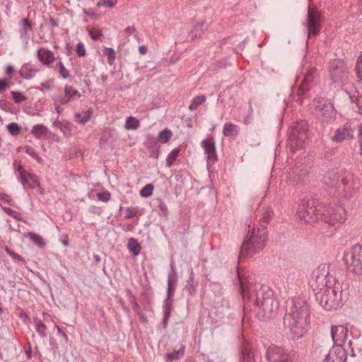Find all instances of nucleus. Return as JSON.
<instances>
[{
  "label": "nucleus",
  "instance_id": "obj_1",
  "mask_svg": "<svg viewBox=\"0 0 362 362\" xmlns=\"http://www.w3.org/2000/svg\"><path fill=\"white\" fill-rule=\"evenodd\" d=\"M240 287L243 300L245 301L244 310L253 304L254 311L259 320L267 321L274 317L279 309V302L274 298V291L267 286H257L250 283L238 273Z\"/></svg>",
  "mask_w": 362,
  "mask_h": 362
},
{
  "label": "nucleus",
  "instance_id": "obj_2",
  "mask_svg": "<svg viewBox=\"0 0 362 362\" xmlns=\"http://www.w3.org/2000/svg\"><path fill=\"white\" fill-rule=\"evenodd\" d=\"M297 215L305 223L321 220L334 226L345 221L346 209L342 206L327 208L323 201L315 197H310L300 201L298 206Z\"/></svg>",
  "mask_w": 362,
  "mask_h": 362
},
{
  "label": "nucleus",
  "instance_id": "obj_3",
  "mask_svg": "<svg viewBox=\"0 0 362 362\" xmlns=\"http://www.w3.org/2000/svg\"><path fill=\"white\" fill-rule=\"evenodd\" d=\"M310 315L309 306L305 298L298 297L286 300L284 325L290 330L293 339H298L306 333Z\"/></svg>",
  "mask_w": 362,
  "mask_h": 362
},
{
  "label": "nucleus",
  "instance_id": "obj_4",
  "mask_svg": "<svg viewBox=\"0 0 362 362\" xmlns=\"http://www.w3.org/2000/svg\"><path fill=\"white\" fill-rule=\"evenodd\" d=\"M325 185L334 187L339 195L346 199L354 197L361 187L360 179L353 173L336 168L328 171L323 177Z\"/></svg>",
  "mask_w": 362,
  "mask_h": 362
},
{
  "label": "nucleus",
  "instance_id": "obj_5",
  "mask_svg": "<svg viewBox=\"0 0 362 362\" xmlns=\"http://www.w3.org/2000/svg\"><path fill=\"white\" fill-rule=\"evenodd\" d=\"M315 293L316 300L326 310H337L342 307L349 295V284L334 281V283Z\"/></svg>",
  "mask_w": 362,
  "mask_h": 362
},
{
  "label": "nucleus",
  "instance_id": "obj_6",
  "mask_svg": "<svg viewBox=\"0 0 362 362\" xmlns=\"http://www.w3.org/2000/svg\"><path fill=\"white\" fill-rule=\"evenodd\" d=\"M267 229L264 225L249 230L241 246L240 257H249L261 251L266 245Z\"/></svg>",
  "mask_w": 362,
  "mask_h": 362
},
{
  "label": "nucleus",
  "instance_id": "obj_7",
  "mask_svg": "<svg viewBox=\"0 0 362 362\" xmlns=\"http://www.w3.org/2000/svg\"><path fill=\"white\" fill-rule=\"evenodd\" d=\"M308 136V123L305 120L293 123L289 129L287 146L292 153L303 148Z\"/></svg>",
  "mask_w": 362,
  "mask_h": 362
},
{
  "label": "nucleus",
  "instance_id": "obj_8",
  "mask_svg": "<svg viewBox=\"0 0 362 362\" xmlns=\"http://www.w3.org/2000/svg\"><path fill=\"white\" fill-rule=\"evenodd\" d=\"M343 261L350 272L362 275V245L356 244L345 251Z\"/></svg>",
  "mask_w": 362,
  "mask_h": 362
},
{
  "label": "nucleus",
  "instance_id": "obj_9",
  "mask_svg": "<svg viewBox=\"0 0 362 362\" xmlns=\"http://www.w3.org/2000/svg\"><path fill=\"white\" fill-rule=\"evenodd\" d=\"M171 271L168 274V288H167V298L164 301L163 305V325L164 328H166L168 323V320L170 316L172 310V297L173 296L175 287L177 286V273L174 269L173 264H170Z\"/></svg>",
  "mask_w": 362,
  "mask_h": 362
},
{
  "label": "nucleus",
  "instance_id": "obj_10",
  "mask_svg": "<svg viewBox=\"0 0 362 362\" xmlns=\"http://www.w3.org/2000/svg\"><path fill=\"white\" fill-rule=\"evenodd\" d=\"M265 356L269 362H298L299 358L296 351H286L284 348L274 344L267 349Z\"/></svg>",
  "mask_w": 362,
  "mask_h": 362
},
{
  "label": "nucleus",
  "instance_id": "obj_11",
  "mask_svg": "<svg viewBox=\"0 0 362 362\" xmlns=\"http://www.w3.org/2000/svg\"><path fill=\"white\" fill-rule=\"evenodd\" d=\"M348 344L351 349L350 354H348L341 345H333L325 355L323 362H354L356 354L351 348L352 341L350 340Z\"/></svg>",
  "mask_w": 362,
  "mask_h": 362
},
{
  "label": "nucleus",
  "instance_id": "obj_12",
  "mask_svg": "<svg viewBox=\"0 0 362 362\" xmlns=\"http://www.w3.org/2000/svg\"><path fill=\"white\" fill-rule=\"evenodd\" d=\"M322 16L314 8H308L307 18L304 23L308 38L316 37L322 29Z\"/></svg>",
  "mask_w": 362,
  "mask_h": 362
},
{
  "label": "nucleus",
  "instance_id": "obj_13",
  "mask_svg": "<svg viewBox=\"0 0 362 362\" xmlns=\"http://www.w3.org/2000/svg\"><path fill=\"white\" fill-rule=\"evenodd\" d=\"M313 113L318 119L325 122L334 119L336 115L333 104L324 98L315 101Z\"/></svg>",
  "mask_w": 362,
  "mask_h": 362
},
{
  "label": "nucleus",
  "instance_id": "obj_14",
  "mask_svg": "<svg viewBox=\"0 0 362 362\" xmlns=\"http://www.w3.org/2000/svg\"><path fill=\"white\" fill-rule=\"evenodd\" d=\"M329 74L334 83H342L348 78V67L344 61L335 59L329 62Z\"/></svg>",
  "mask_w": 362,
  "mask_h": 362
},
{
  "label": "nucleus",
  "instance_id": "obj_15",
  "mask_svg": "<svg viewBox=\"0 0 362 362\" xmlns=\"http://www.w3.org/2000/svg\"><path fill=\"white\" fill-rule=\"evenodd\" d=\"M315 70L313 69L308 71L297 89L296 94L293 95V100L299 104H302L303 99L306 97L307 93L310 90L314 83Z\"/></svg>",
  "mask_w": 362,
  "mask_h": 362
},
{
  "label": "nucleus",
  "instance_id": "obj_16",
  "mask_svg": "<svg viewBox=\"0 0 362 362\" xmlns=\"http://www.w3.org/2000/svg\"><path fill=\"white\" fill-rule=\"evenodd\" d=\"M313 279L318 284L327 286L337 281L335 277L332 276L329 273V264L327 263L321 264L315 269L312 274Z\"/></svg>",
  "mask_w": 362,
  "mask_h": 362
},
{
  "label": "nucleus",
  "instance_id": "obj_17",
  "mask_svg": "<svg viewBox=\"0 0 362 362\" xmlns=\"http://www.w3.org/2000/svg\"><path fill=\"white\" fill-rule=\"evenodd\" d=\"M356 129L357 124L355 122H347L336 130L335 134L332 137V141L340 143L345 140L352 139Z\"/></svg>",
  "mask_w": 362,
  "mask_h": 362
},
{
  "label": "nucleus",
  "instance_id": "obj_18",
  "mask_svg": "<svg viewBox=\"0 0 362 362\" xmlns=\"http://www.w3.org/2000/svg\"><path fill=\"white\" fill-rule=\"evenodd\" d=\"M17 171L19 174V180L25 189L40 187L39 178L36 175L26 171L21 165L18 166Z\"/></svg>",
  "mask_w": 362,
  "mask_h": 362
},
{
  "label": "nucleus",
  "instance_id": "obj_19",
  "mask_svg": "<svg viewBox=\"0 0 362 362\" xmlns=\"http://www.w3.org/2000/svg\"><path fill=\"white\" fill-rule=\"evenodd\" d=\"M201 146L204 148V153L207 155L206 160L208 164L214 163L218 160L216 146L214 138H207L201 142Z\"/></svg>",
  "mask_w": 362,
  "mask_h": 362
},
{
  "label": "nucleus",
  "instance_id": "obj_20",
  "mask_svg": "<svg viewBox=\"0 0 362 362\" xmlns=\"http://www.w3.org/2000/svg\"><path fill=\"white\" fill-rule=\"evenodd\" d=\"M348 329L344 325L332 326L331 329V336L334 345L339 344L342 346L347 338Z\"/></svg>",
  "mask_w": 362,
  "mask_h": 362
},
{
  "label": "nucleus",
  "instance_id": "obj_21",
  "mask_svg": "<svg viewBox=\"0 0 362 362\" xmlns=\"http://www.w3.org/2000/svg\"><path fill=\"white\" fill-rule=\"evenodd\" d=\"M241 356L240 362H255V352L247 343H244L241 346Z\"/></svg>",
  "mask_w": 362,
  "mask_h": 362
},
{
  "label": "nucleus",
  "instance_id": "obj_22",
  "mask_svg": "<svg viewBox=\"0 0 362 362\" xmlns=\"http://www.w3.org/2000/svg\"><path fill=\"white\" fill-rule=\"evenodd\" d=\"M146 146L150 152L151 157L153 158H158L160 146L158 144V141L155 137L152 136H148L146 141Z\"/></svg>",
  "mask_w": 362,
  "mask_h": 362
},
{
  "label": "nucleus",
  "instance_id": "obj_23",
  "mask_svg": "<svg viewBox=\"0 0 362 362\" xmlns=\"http://www.w3.org/2000/svg\"><path fill=\"white\" fill-rule=\"evenodd\" d=\"M37 56L43 64L47 66L52 64L55 59L53 52L49 49H39L37 51Z\"/></svg>",
  "mask_w": 362,
  "mask_h": 362
},
{
  "label": "nucleus",
  "instance_id": "obj_24",
  "mask_svg": "<svg viewBox=\"0 0 362 362\" xmlns=\"http://www.w3.org/2000/svg\"><path fill=\"white\" fill-rule=\"evenodd\" d=\"M208 25L204 21L197 22L192 27L190 36L192 40L200 37L204 32L207 29Z\"/></svg>",
  "mask_w": 362,
  "mask_h": 362
},
{
  "label": "nucleus",
  "instance_id": "obj_25",
  "mask_svg": "<svg viewBox=\"0 0 362 362\" xmlns=\"http://www.w3.org/2000/svg\"><path fill=\"white\" fill-rule=\"evenodd\" d=\"M240 129L238 126L232 124L226 123L223 126V134L226 137H235L238 135Z\"/></svg>",
  "mask_w": 362,
  "mask_h": 362
},
{
  "label": "nucleus",
  "instance_id": "obj_26",
  "mask_svg": "<svg viewBox=\"0 0 362 362\" xmlns=\"http://www.w3.org/2000/svg\"><path fill=\"white\" fill-rule=\"evenodd\" d=\"M49 132V129L43 124L34 125L31 130V134L37 139L45 136Z\"/></svg>",
  "mask_w": 362,
  "mask_h": 362
},
{
  "label": "nucleus",
  "instance_id": "obj_27",
  "mask_svg": "<svg viewBox=\"0 0 362 362\" xmlns=\"http://www.w3.org/2000/svg\"><path fill=\"white\" fill-rule=\"evenodd\" d=\"M185 347L182 345L178 350H175L171 353L165 355V361L167 362L178 360L184 356Z\"/></svg>",
  "mask_w": 362,
  "mask_h": 362
},
{
  "label": "nucleus",
  "instance_id": "obj_28",
  "mask_svg": "<svg viewBox=\"0 0 362 362\" xmlns=\"http://www.w3.org/2000/svg\"><path fill=\"white\" fill-rule=\"evenodd\" d=\"M197 284H196L194 281V273L193 271H191L190 276L187 281V284L185 287V290H186L191 296H194L197 292Z\"/></svg>",
  "mask_w": 362,
  "mask_h": 362
},
{
  "label": "nucleus",
  "instance_id": "obj_29",
  "mask_svg": "<svg viewBox=\"0 0 362 362\" xmlns=\"http://www.w3.org/2000/svg\"><path fill=\"white\" fill-rule=\"evenodd\" d=\"M71 86L66 85L64 87V96H56L57 98V102H59L62 105H66L71 100L73 99L71 96Z\"/></svg>",
  "mask_w": 362,
  "mask_h": 362
},
{
  "label": "nucleus",
  "instance_id": "obj_30",
  "mask_svg": "<svg viewBox=\"0 0 362 362\" xmlns=\"http://www.w3.org/2000/svg\"><path fill=\"white\" fill-rule=\"evenodd\" d=\"M21 28L20 29L21 37L28 36V32L33 30L31 21L28 18H23L21 21Z\"/></svg>",
  "mask_w": 362,
  "mask_h": 362
},
{
  "label": "nucleus",
  "instance_id": "obj_31",
  "mask_svg": "<svg viewBox=\"0 0 362 362\" xmlns=\"http://www.w3.org/2000/svg\"><path fill=\"white\" fill-rule=\"evenodd\" d=\"M127 247L129 251L135 256L141 252V245L135 238H131L129 239Z\"/></svg>",
  "mask_w": 362,
  "mask_h": 362
},
{
  "label": "nucleus",
  "instance_id": "obj_32",
  "mask_svg": "<svg viewBox=\"0 0 362 362\" xmlns=\"http://www.w3.org/2000/svg\"><path fill=\"white\" fill-rule=\"evenodd\" d=\"M141 297L142 298V305L144 307V310H151V304L152 301V298L150 293L148 291H145L141 293Z\"/></svg>",
  "mask_w": 362,
  "mask_h": 362
},
{
  "label": "nucleus",
  "instance_id": "obj_33",
  "mask_svg": "<svg viewBox=\"0 0 362 362\" xmlns=\"http://www.w3.org/2000/svg\"><path fill=\"white\" fill-rule=\"evenodd\" d=\"M28 238L37 246H38L40 248H42L45 245V243L43 240L42 238L38 234L30 232L28 233L27 235Z\"/></svg>",
  "mask_w": 362,
  "mask_h": 362
},
{
  "label": "nucleus",
  "instance_id": "obj_34",
  "mask_svg": "<svg viewBox=\"0 0 362 362\" xmlns=\"http://www.w3.org/2000/svg\"><path fill=\"white\" fill-rule=\"evenodd\" d=\"M34 322L35 323V327H36L35 328H36V332H37V334L42 339L46 338V337H47V333H46L47 326L41 320H40L37 318H35Z\"/></svg>",
  "mask_w": 362,
  "mask_h": 362
},
{
  "label": "nucleus",
  "instance_id": "obj_35",
  "mask_svg": "<svg viewBox=\"0 0 362 362\" xmlns=\"http://www.w3.org/2000/svg\"><path fill=\"white\" fill-rule=\"evenodd\" d=\"M181 151V148L180 147H177L174 148L172 151L170 152L168 154L167 159H166V166L170 168L171 167L174 162L176 160L180 152Z\"/></svg>",
  "mask_w": 362,
  "mask_h": 362
},
{
  "label": "nucleus",
  "instance_id": "obj_36",
  "mask_svg": "<svg viewBox=\"0 0 362 362\" xmlns=\"http://www.w3.org/2000/svg\"><path fill=\"white\" fill-rule=\"evenodd\" d=\"M140 126V122L139 119L134 117H128L126 119L124 127L127 129H137Z\"/></svg>",
  "mask_w": 362,
  "mask_h": 362
},
{
  "label": "nucleus",
  "instance_id": "obj_37",
  "mask_svg": "<svg viewBox=\"0 0 362 362\" xmlns=\"http://www.w3.org/2000/svg\"><path fill=\"white\" fill-rule=\"evenodd\" d=\"M92 113L93 111L91 109H88L83 114L78 113L76 115V121L80 124H84L90 119Z\"/></svg>",
  "mask_w": 362,
  "mask_h": 362
},
{
  "label": "nucleus",
  "instance_id": "obj_38",
  "mask_svg": "<svg viewBox=\"0 0 362 362\" xmlns=\"http://www.w3.org/2000/svg\"><path fill=\"white\" fill-rule=\"evenodd\" d=\"M172 132L170 129H165L160 132L158 134V136L156 139L157 141H159L162 143H167L172 137Z\"/></svg>",
  "mask_w": 362,
  "mask_h": 362
},
{
  "label": "nucleus",
  "instance_id": "obj_39",
  "mask_svg": "<svg viewBox=\"0 0 362 362\" xmlns=\"http://www.w3.org/2000/svg\"><path fill=\"white\" fill-rule=\"evenodd\" d=\"M206 100L204 95H199L193 98L189 106L190 110H195Z\"/></svg>",
  "mask_w": 362,
  "mask_h": 362
},
{
  "label": "nucleus",
  "instance_id": "obj_40",
  "mask_svg": "<svg viewBox=\"0 0 362 362\" xmlns=\"http://www.w3.org/2000/svg\"><path fill=\"white\" fill-rule=\"evenodd\" d=\"M103 54L107 56V63L110 65H112L115 63L116 56H115V52L112 48L105 47V50L103 52Z\"/></svg>",
  "mask_w": 362,
  "mask_h": 362
},
{
  "label": "nucleus",
  "instance_id": "obj_41",
  "mask_svg": "<svg viewBox=\"0 0 362 362\" xmlns=\"http://www.w3.org/2000/svg\"><path fill=\"white\" fill-rule=\"evenodd\" d=\"M6 128L9 134H11L12 136H17L20 134L21 127L16 122L9 123L7 125Z\"/></svg>",
  "mask_w": 362,
  "mask_h": 362
},
{
  "label": "nucleus",
  "instance_id": "obj_42",
  "mask_svg": "<svg viewBox=\"0 0 362 362\" xmlns=\"http://www.w3.org/2000/svg\"><path fill=\"white\" fill-rule=\"evenodd\" d=\"M153 184L150 183L146 185H145L141 190H140V195L142 197H148L152 195L153 191Z\"/></svg>",
  "mask_w": 362,
  "mask_h": 362
},
{
  "label": "nucleus",
  "instance_id": "obj_43",
  "mask_svg": "<svg viewBox=\"0 0 362 362\" xmlns=\"http://www.w3.org/2000/svg\"><path fill=\"white\" fill-rule=\"evenodd\" d=\"M11 95L16 103H21L27 100L26 96L19 91H11Z\"/></svg>",
  "mask_w": 362,
  "mask_h": 362
},
{
  "label": "nucleus",
  "instance_id": "obj_44",
  "mask_svg": "<svg viewBox=\"0 0 362 362\" xmlns=\"http://www.w3.org/2000/svg\"><path fill=\"white\" fill-rule=\"evenodd\" d=\"M4 249L6 251V252L10 257H11L14 260H16V261H18V262H25V259L23 257H21L18 254L16 253L13 250L10 249L8 246H5L4 247Z\"/></svg>",
  "mask_w": 362,
  "mask_h": 362
},
{
  "label": "nucleus",
  "instance_id": "obj_45",
  "mask_svg": "<svg viewBox=\"0 0 362 362\" xmlns=\"http://www.w3.org/2000/svg\"><path fill=\"white\" fill-rule=\"evenodd\" d=\"M355 70L356 71V75L359 81H362V52L361 54L357 59Z\"/></svg>",
  "mask_w": 362,
  "mask_h": 362
},
{
  "label": "nucleus",
  "instance_id": "obj_46",
  "mask_svg": "<svg viewBox=\"0 0 362 362\" xmlns=\"http://www.w3.org/2000/svg\"><path fill=\"white\" fill-rule=\"evenodd\" d=\"M88 34L93 40H98L102 36V31L98 28H92L88 30Z\"/></svg>",
  "mask_w": 362,
  "mask_h": 362
},
{
  "label": "nucleus",
  "instance_id": "obj_47",
  "mask_svg": "<svg viewBox=\"0 0 362 362\" xmlns=\"http://www.w3.org/2000/svg\"><path fill=\"white\" fill-rule=\"evenodd\" d=\"M117 2V0H99L97 3L98 7L112 8Z\"/></svg>",
  "mask_w": 362,
  "mask_h": 362
},
{
  "label": "nucleus",
  "instance_id": "obj_48",
  "mask_svg": "<svg viewBox=\"0 0 362 362\" xmlns=\"http://www.w3.org/2000/svg\"><path fill=\"white\" fill-rule=\"evenodd\" d=\"M25 152L35 158L38 163H41L42 162V158L38 156L37 153L30 146L25 147Z\"/></svg>",
  "mask_w": 362,
  "mask_h": 362
},
{
  "label": "nucleus",
  "instance_id": "obj_49",
  "mask_svg": "<svg viewBox=\"0 0 362 362\" xmlns=\"http://www.w3.org/2000/svg\"><path fill=\"white\" fill-rule=\"evenodd\" d=\"M273 214V211L271 208H267L266 211L264 212L263 216L261 218V221L262 223H269L272 216Z\"/></svg>",
  "mask_w": 362,
  "mask_h": 362
},
{
  "label": "nucleus",
  "instance_id": "obj_50",
  "mask_svg": "<svg viewBox=\"0 0 362 362\" xmlns=\"http://www.w3.org/2000/svg\"><path fill=\"white\" fill-rule=\"evenodd\" d=\"M76 54L79 57H84L86 55V49L83 42H79L76 47Z\"/></svg>",
  "mask_w": 362,
  "mask_h": 362
},
{
  "label": "nucleus",
  "instance_id": "obj_51",
  "mask_svg": "<svg viewBox=\"0 0 362 362\" xmlns=\"http://www.w3.org/2000/svg\"><path fill=\"white\" fill-rule=\"evenodd\" d=\"M97 196L100 201L107 202L110 199L111 194L107 191H104L103 192H99Z\"/></svg>",
  "mask_w": 362,
  "mask_h": 362
},
{
  "label": "nucleus",
  "instance_id": "obj_52",
  "mask_svg": "<svg viewBox=\"0 0 362 362\" xmlns=\"http://www.w3.org/2000/svg\"><path fill=\"white\" fill-rule=\"evenodd\" d=\"M59 74L63 78H67L69 77V71L65 68L63 63L62 62H59Z\"/></svg>",
  "mask_w": 362,
  "mask_h": 362
},
{
  "label": "nucleus",
  "instance_id": "obj_53",
  "mask_svg": "<svg viewBox=\"0 0 362 362\" xmlns=\"http://www.w3.org/2000/svg\"><path fill=\"white\" fill-rule=\"evenodd\" d=\"M0 200L4 203H7L11 206H14V201L11 197L6 193H0Z\"/></svg>",
  "mask_w": 362,
  "mask_h": 362
},
{
  "label": "nucleus",
  "instance_id": "obj_54",
  "mask_svg": "<svg viewBox=\"0 0 362 362\" xmlns=\"http://www.w3.org/2000/svg\"><path fill=\"white\" fill-rule=\"evenodd\" d=\"M300 170H298V168H293L292 170V173H290V176H289V179L291 181H293V182H298L300 180H301V177H302V175H300V177H298L297 178L295 177L294 175H296L298 176V172Z\"/></svg>",
  "mask_w": 362,
  "mask_h": 362
},
{
  "label": "nucleus",
  "instance_id": "obj_55",
  "mask_svg": "<svg viewBox=\"0 0 362 362\" xmlns=\"http://www.w3.org/2000/svg\"><path fill=\"white\" fill-rule=\"evenodd\" d=\"M9 86V80L6 78L0 79V94Z\"/></svg>",
  "mask_w": 362,
  "mask_h": 362
},
{
  "label": "nucleus",
  "instance_id": "obj_56",
  "mask_svg": "<svg viewBox=\"0 0 362 362\" xmlns=\"http://www.w3.org/2000/svg\"><path fill=\"white\" fill-rule=\"evenodd\" d=\"M127 214L125 216V218L129 219L137 216V210L136 209H132L128 207L127 209Z\"/></svg>",
  "mask_w": 362,
  "mask_h": 362
},
{
  "label": "nucleus",
  "instance_id": "obj_57",
  "mask_svg": "<svg viewBox=\"0 0 362 362\" xmlns=\"http://www.w3.org/2000/svg\"><path fill=\"white\" fill-rule=\"evenodd\" d=\"M88 211L91 214L100 215L102 213L103 209L100 206L93 205V206H90V208L88 209Z\"/></svg>",
  "mask_w": 362,
  "mask_h": 362
},
{
  "label": "nucleus",
  "instance_id": "obj_58",
  "mask_svg": "<svg viewBox=\"0 0 362 362\" xmlns=\"http://www.w3.org/2000/svg\"><path fill=\"white\" fill-rule=\"evenodd\" d=\"M25 353L28 359H31L33 356L32 346L30 342L27 343V346L25 348Z\"/></svg>",
  "mask_w": 362,
  "mask_h": 362
},
{
  "label": "nucleus",
  "instance_id": "obj_59",
  "mask_svg": "<svg viewBox=\"0 0 362 362\" xmlns=\"http://www.w3.org/2000/svg\"><path fill=\"white\" fill-rule=\"evenodd\" d=\"M144 310L143 308L139 313H137L136 315H138L141 322L146 323L148 322V318H147L146 315H145Z\"/></svg>",
  "mask_w": 362,
  "mask_h": 362
},
{
  "label": "nucleus",
  "instance_id": "obj_60",
  "mask_svg": "<svg viewBox=\"0 0 362 362\" xmlns=\"http://www.w3.org/2000/svg\"><path fill=\"white\" fill-rule=\"evenodd\" d=\"M60 130L64 135L69 134L70 130H71L70 129V124L69 123H66L64 124H62V125L60 128Z\"/></svg>",
  "mask_w": 362,
  "mask_h": 362
},
{
  "label": "nucleus",
  "instance_id": "obj_61",
  "mask_svg": "<svg viewBox=\"0 0 362 362\" xmlns=\"http://www.w3.org/2000/svg\"><path fill=\"white\" fill-rule=\"evenodd\" d=\"M158 206H159V209L161 211V213L165 216H167L168 214V209L166 204L165 203H163V202H161Z\"/></svg>",
  "mask_w": 362,
  "mask_h": 362
},
{
  "label": "nucleus",
  "instance_id": "obj_62",
  "mask_svg": "<svg viewBox=\"0 0 362 362\" xmlns=\"http://www.w3.org/2000/svg\"><path fill=\"white\" fill-rule=\"evenodd\" d=\"M20 317L23 320V322L24 323H27V322H30V318L28 317L27 313L25 311H23V310L21 311Z\"/></svg>",
  "mask_w": 362,
  "mask_h": 362
},
{
  "label": "nucleus",
  "instance_id": "obj_63",
  "mask_svg": "<svg viewBox=\"0 0 362 362\" xmlns=\"http://www.w3.org/2000/svg\"><path fill=\"white\" fill-rule=\"evenodd\" d=\"M52 100L54 101V108H55L57 112L59 115H60L61 112H62V110H61V109L59 107V105H62V104L59 102H57V98L55 97V96L52 98Z\"/></svg>",
  "mask_w": 362,
  "mask_h": 362
},
{
  "label": "nucleus",
  "instance_id": "obj_64",
  "mask_svg": "<svg viewBox=\"0 0 362 362\" xmlns=\"http://www.w3.org/2000/svg\"><path fill=\"white\" fill-rule=\"evenodd\" d=\"M356 105L358 108L359 112L362 114V96H360L356 99Z\"/></svg>",
  "mask_w": 362,
  "mask_h": 362
}]
</instances>
